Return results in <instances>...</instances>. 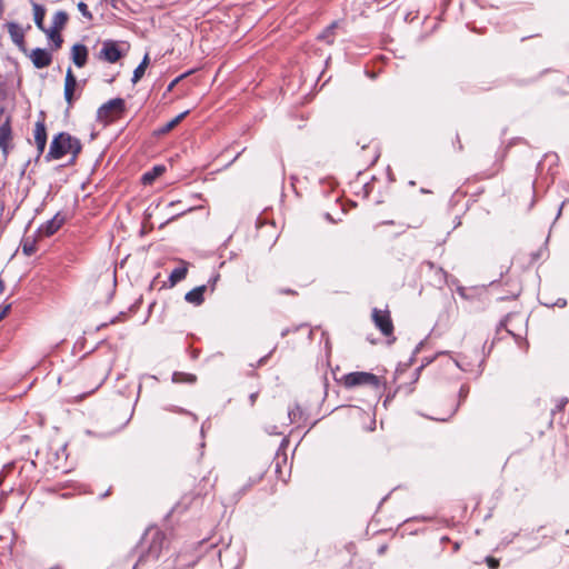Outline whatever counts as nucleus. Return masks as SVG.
I'll return each instance as SVG.
<instances>
[{
    "label": "nucleus",
    "mask_w": 569,
    "mask_h": 569,
    "mask_svg": "<svg viewBox=\"0 0 569 569\" xmlns=\"http://www.w3.org/2000/svg\"><path fill=\"white\" fill-rule=\"evenodd\" d=\"M116 288V269L112 267L104 268L88 281V291L97 305L108 303L112 299Z\"/></svg>",
    "instance_id": "f257e3e1"
},
{
    "label": "nucleus",
    "mask_w": 569,
    "mask_h": 569,
    "mask_svg": "<svg viewBox=\"0 0 569 569\" xmlns=\"http://www.w3.org/2000/svg\"><path fill=\"white\" fill-rule=\"evenodd\" d=\"M80 140L68 132L58 133L51 141L46 160H58L71 153L73 159L81 152Z\"/></svg>",
    "instance_id": "f03ea898"
},
{
    "label": "nucleus",
    "mask_w": 569,
    "mask_h": 569,
    "mask_svg": "<svg viewBox=\"0 0 569 569\" xmlns=\"http://www.w3.org/2000/svg\"><path fill=\"white\" fill-rule=\"evenodd\" d=\"M124 112V100L114 98L99 107L97 111V121L103 126L121 118Z\"/></svg>",
    "instance_id": "7ed1b4c3"
},
{
    "label": "nucleus",
    "mask_w": 569,
    "mask_h": 569,
    "mask_svg": "<svg viewBox=\"0 0 569 569\" xmlns=\"http://www.w3.org/2000/svg\"><path fill=\"white\" fill-rule=\"evenodd\" d=\"M342 383L346 388L351 389L359 386H369L373 389H379L380 380L379 378L371 373L365 371H355L347 373L342 377Z\"/></svg>",
    "instance_id": "20e7f679"
},
{
    "label": "nucleus",
    "mask_w": 569,
    "mask_h": 569,
    "mask_svg": "<svg viewBox=\"0 0 569 569\" xmlns=\"http://www.w3.org/2000/svg\"><path fill=\"white\" fill-rule=\"evenodd\" d=\"M144 539H150L147 553L153 559H158L164 540V533L156 527H150L144 531Z\"/></svg>",
    "instance_id": "39448f33"
},
{
    "label": "nucleus",
    "mask_w": 569,
    "mask_h": 569,
    "mask_svg": "<svg viewBox=\"0 0 569 569\" xmlns=\"http://www.w3.org/2000/svg\"><path fill=\"white\" fill-rule=\"evenodd\" d=\"M218 556L220 565L224 569H239L243 561L239 548L231 546L219 550Z\"/></svg>",
    "instance_id": "423d86ee"
},
{
    "label": "nucleus",
    "mask_w": 569,
    "mask_h": 569,
    "mask_svg": "<svg viewBox=\"0 0 569 569\" xmlns=\"http://www.w3.org/2000/svg\"><path fill=\"white\" fill-rule=\"evenodd\" d=\"M372 320L383 336L390 337L393 333V323L388 310L373 308Z\"/></svg>",
    "instance_id": "0eeeda50"
},
{
    "label": "nucleus",
    "mask_w": 569,
    "mask_h": 569,
    "mask_svg": "<svg viewBox=\"0 0 569 569\" xmlns=\"http://www.w3.org/2000/svg\"><path fill=\"white\" fill-rule=\"evenodd\" d=\"M66 222V216L61 212H57L52 219L41 224L37 232L40 237H51Z\"/></svg>",
    "instance_id": "6e6552de"
},
{
    "label": "nucleus",
    "mask_w": 569,
    "mask_h": 569,
    "mask_svg": "<svg viewBox=\"0 0 569 569\" xmlns=\"http://www.w3.org/2000/svg\"><path fill=\"white\" fill-rule=\"evenodd\" d=\"M31 59L33 66L37 69H42L51 64L52 62V54L47 51L46 49L36 48L30 51V53H26Z\"/></svg>",
    "instance_id": "1a4fd4ad"
},
{
    "label": "nucleus",
    "mask_w": 569,
    "mask_h": 569,
    "mask_svg": "<svg viewBox=\"0 0 569 569\" xmlns=\"http://www.w3.org/2000/svg\"><path fill=\"white\" fill-rule=\"evenodd\" d=\"M99 57L109 63H114L120 59L121 52L116 42L108 40L102 43Z\"/></svg>",
    "instance_id": "9d476101"
},
{
    "label": "nucleus",
    "mask_w": 569,
    "mask_h": 569,
    "mask_svg": "<svg viewBox=\"0 0 569 569\" xmlns=\"http://www.w3.org/2000/svg\"><path fill=\"white\" fill-rule=\"evenodd\" d=\"M116 409L119 411V419L116 421L114 428L120 429L129 422L132 417L133 409L130 401L124 400L123 398L118 401Z\"/></svg>",
    "instance_id": "9b49d317"
},
{
    "label": "nucleus",
    "mask_w": 569,
    "mask_h": 569,
    "mask_svg": "<svg viewBox=\"0 0 569 569\" xmlns=\"http://www.w3.org/2000/svg\"><path fill=\"white\" fill-rule=\"evenodd\" d=\"M12 141V128H11V119L8 117L6 121L0 126V149L7 154L9 149L11 148Z\"/></svg>",
    "instance_id": "f8f14e48"
},
{
    "label": "nucleus",
    "mask_w": 569,
    "mask_h": 569,
    "mask_svg": "<svg viewBox=\"0 0 569 569\" xmlns=\"http://www.w3.org/2000/svg\"><path fill=\"white\" fill-rule=\"evenodd\" d=\"M7 29L10 34L12 42L24 53L27 48L24 46V32L23 29L16 22H8Z\"/></svg>",
    "instance_id": "ddd939ff"
},
{
    "label": "nucleus",
    "mask_w": 569,
    "mask_h": 569,
    "mask_svg": "<svg viewBox=\"0 0 569 569\" xmlns=\"http://www.w3.org/2000/svg\"><path fill=\"white\" fill-rule=\"evenodd\" d=\"M77 87V79L71 70V68H68L66 72L64 78V90L63 96L67 103L71 107L74 100V90Z\"/></svg>",
    "instance_id": "4468645a"
},
{
    "label": "nucleus",
    "mask_w": 569,
    "mask_h": 569,
    "mask_svg": "<svg viewBox=\"0 0 569 569\" xmlns=\"http://www.w3.org/2000/svg\"><path fill=\"white\" fill-rule=\"evenodd\" d=\"M71 59L76 67H84L88 61V48L82 43L73 44L71 48Z\"/></svg>",
    "instance_id": "2eb2a0df"
},
{
    "label": "nucleus",
    "mask_w": 569,
    "mask_h": 569,
    "mask_svg": "<svg viewBox=\"0 0 569 569\" xmlns=\"http://www.w3.org/2000/svg\"><path fill=\"white\" fill-rule=\"evenodd\" d=\"M34 141L39 154L43 153L47 146V130L43 120H39L34 124Z\"/></svg>",
    "instance_id": "dca6fc26"
},
{
    "label": "nucleus",
    "mask_w": 569,
    "mask_h": 569,
    "mask_svg": "<svg viewBox=\"0 0 569 569\" xmlns=\"http://www.w3.org/2000/svg\"><path fill=\"white\" fill-rule=\"evenodd\" d=\"M189 113V110H186L179 113L177 117L164 123L163 126L153 130L152 136L160 137L170 132L176 126L180 123V121Z\"/></svg>",
    "instance_id": "f3484780"
},
{
    "label": "nucleus",
    "mask_w": 569,
    "mask_h": 569,
    "mask_svg": "<svg viewBox=\"0 0 569 569\" xmlns=\"http://www.w3.org/2000/svg\"><path fill=\"white\" fill-rule=\"evenodd\" d=\"M206 289H207V286H204V284L193 288L192 290H190L186 293L184 300L194 306H200L204 300L203 293H204Z\"/></svg>",
    "instance_id": "a211bd4d"
},
{
    "label": "nucleus",
    "mask_w": 569,
    "mask_h": 569,
    "mask_svg": "<svg viewBox=\"0 0 569 569\" xmlns=\"http://www.w3.org/2000/svg\"><path fill=\"white\" fill-rule=\"evenodd\" d=\"M196 499H198V496L192 492L183 495L181 499L172 508V512L186 511Z\"/></svg>",
    "instance_id": "6ab92c4d"
},
{
    "label": "nucleus",
    "mask_w": 569,
    "mask_h": 569,
    "mask_svg": "<svg viewBox=\"0 0 569 569\" xmlns=\"http://www.w3.org/2000/svg\"><path fill=\"white\" fill-rule=\"evenodd\" d=\"M164 164H156L151 170L144 172V186L148 183H152L158 177H160L166 171Z\"/></svg>",
    "instance_id": "aec40b11"
},
{
    "label": "nucleus",
    "mask_w": 569,
    "mask_h": 569,
    "mask_svg": "<svg viewBox=\"0 0 569 569\" xmlns=\"http://www.w3.org/2000/svg\"><path fill=\"white\" fill-rule=\"evenodd\" d=\"M33 14H34V23H36V26L41 31H46V28H44V24H43L46 10L38 2H33Z\"/></svg>",
    "instance_id": "412c9836"
},
{
    "label": "nucleus",
    "mask_w": 569,
    "mask_h": 569,
    "mask_svg": "<svg viewBox=\"0 0 569 569\" xmlns=\"http://www.w3.org/2000/svg\"><path fill=\"white\" fill-rule=\"evenodd\" d=\"M187 272H188V268L184 264L174 268L169 276V281H170L171 286H174L176 283H178L179 281L184 279L187 276Z\"/></svg>",
    "instance_id": "4be33fe9"
},
{
    "label": "nucleus",
    "mask_w": 569,
    "mask_h": 569,
    "mask_svg": "<svg viewBox=\"0 0 569 569\" xmlns=\"http://www.w3.org/2000/svg\"><path fill=\"white\" fill-rule=\"evenodd\" d=\"M67 20H68L67 13L63 12V11H58L53 16L52 27L51 28H56V30H59V29L63 28V26L66 24Z\"/></svg>",
    "instance_id": "5701e85b"
},
{
    "label": "nucleus",
    "mask_w": 569,
    "mask_h": 569,
    "mask_svg": "<svg viewBox=\"0 0 569 569\" xmlns=\"http://www.w3.org/2000/svg\"><path fill=\"white\" fill-rule=\"evenodd\" d=\"M172 380L174 382L194 383L197 380V377L192 373L174 372L172 376Z\"/></svg>",
    "instance_id": "b1692460"
},
{
    "label": "nucleus",
    "mask_w": 569,
    "mask_h": 569,
    "mask_svg": "<svg viewBox=\"0 0 569 569\" xmlns=\"http://www.w3.org/2000/svg\"><path fill=\"white\" fill-rule=\"evenodd\" d=\"M43 32L47 33L48 38L54 43L56 48L61 47L62 38L59 33V30H56V28H50V29H46V31H43Z\"/></svg>",
    "instance_id": "393cba45"
},
{
    "label": "nucleus",
    "mask_w": 569,
    "mask_h": 569,
    "mask_svg": "<svg viewBox=\"0 0 569 569\" xmlns=\"http://www.w3.org/2000/svg\"><path fill=\"white\" fill-rule=\"evenodd\" d=\"M302 416V410L298 405L288 409V418L291 423L297 422Z\"/></svg>",
    "instance_id": "a878e982"
},
{
    "label": "nucleus",
    "mask_w": 569,
    "mask_h": 569,
    "mask_svg": "<svg viewBox=\"0 0 569 569\" xmlns=\"http://www.w3.org/2000/svg\"><path fill=\"white\" fill-rule=\"evenodd\" d=\"M22 252L27 256H31L36 252V243L34 241H30L29 239L24 240L22 243Z\"/></svg>",
    "instance_id": "bb28decb"
},
{
    "label": "nucleus",
    "mask_w": 569,
    "mask_h": 569,
    "mask_svg": "<svg viewBox=\"0 0 569 569\" xmlns=\"http://www.w3.org/2000/svg\"><path fill=\"white\" fill-rule=\"evenodd\" d=\"M568 398L561 397L557 400L555 408L551 410L552 415H556L557 411H562L565 407L568 405Z\"/></svg>",
    "instance_id": "cd10ccee"
},
{
    "label": "nucleus",
    "mask_w": 569,
    "mask_h": 569,
    "mask_svg": "<svg viewBox=\"0 0 569 569\" xmlns=\"http://www.w3.org/2000/svg\"><path fill=\"white\" fill-rule=\"evenodd\" d=\"M192 73V71H187L182 74H180L179 77L174 78L169 84H168V88H167V91H171L173 89V87L181 80L183 79L184 77H187L188 74Z\"/></svg>",
    "instance_id": "c85d7f7f"
},
{
    "label": "nucleus",
    "mask_w": 569,
    "mask_h": 569,
    "mask_svg": "<svg viewBox=\"0 0 569 569\" xmlns=\"http://www.w3.org/2000/svg\"><path fill=\"white\" fill-rule=\"evenodd\" d=\"M142 78V62H140L133 71L132 82H137Z\"/></svg>",
    "instance_id": "c756f323"
},
{
    "label": "nucleus",
    "mask_w": 569,
    "mask_h": 569,
    "mask_svg": "<svg viewBox=\"0 0 569 569\" xmlns=\"http://www.w3.org/2000/svg\"><path fill=\"white\" fill-rule=\"evenodd\" d=\"M486 563L490 569H498L500 565L499 560L493 557H487Z\"/></svg>",
    "instance_id": "7c9ffc66"
},
{
    "label": "nucleus",
    "mask_w": 569,
    "mask_h": 569,
    "mask_svg": "<svg viewBox=\"0 0 569 569\" xmlns=\"http://www.w3.org/2000/svg\"><path fill=\"white\" fill-rule=\"evenodd\" d=\"M78 9L84 17L91 18V13L88 10L87 2H78Z\"/></svg>",
    "instance_id": "2f4dec72"
},
{
    "label": "nucleus",
    "mask_w": 569,
    "mask_h": 569,
    "mask_svg": "<svg viewBox=\"0 0 569 569\" xmlns=\"http://www.w3.org/2000/svg\"><path fill=\"white\" fill-rule=\"evenodd\" d=\"M469 395V387L467 385H462L459 389V398L460 400H465Z\"/></svg>",
    "instance_id": "473e14b6"
},
{
    "label": "nucleus",
    "mask_w": 569,
    "mask_h": 569,
    "mask_svg": "<svg viewBox=\"0 0 569 569\" xmlns=\"http://www.w3.org/2000/svg\"><path fill=\"white\" fill-rule=\"evenodd\" d=\"M519 536V532H512L508 536H506L503 539H502V543L505 545H509L517 537Z\"/></svg>",
    "instance_id": "72a5a7b5"
},
{
    "label": "nucleus",
    "mask_w": 569,
    "mask_h": 569,
    "mask_svg": "<svg viewBox=\"0 0 569 569\" xmlns=\"http://www.w3.org/2000/svg\"><path fill=\"white\" fill-rule=\"evenodd\" d=\"M9 310H10V305L0 307V321L6 317V315L8 313Z\"/></svg>",
    "instance_id": "f704fd0d"
},
{
    "label": "nucleus",
    "mask_w": 569,
    "mask_h": 569,
    "mask_svg": "<svg viewBox=\"0 0 569 569\" xmlns=\"http://www.w3.org/2000/svg\"><path fill=\"white\" fill-rule=\"evenodd\" d=\"M456 365L458 368H460L462 371H470L471 369L468 368L467 365L462 362V360H456Z\"/></svg>",
    "instance_id": "c9c22d12"
},
{
    "label": "nucleus",
    "mask_w": 569,
    "mask_h": 569,
    "mask_svg": "<svg viewBox=\"0 0 569 569\" xmlns=\"http://www.w3.org/2000/svg\"><path fill=\"white\" fill-rule=\"evenodd\" d=\"M257 398H258V392L250 393L249 401H250L251 406H253L256 403Z\"/></svg>",
    "instance_id": "e433bc0d"
},
{
    "label": "nucleus",
    "mask_w": 569,
    "mask_h": 569,
    "mask_svg": "<svg viewBox=\"0 0 569 569\" xmlns=\"http://www.w3.org/2000/svg\"><path fill=\"white\" fill-rule=\"evenodd\" d=\"M556 306L560 307V308H563L566 305H567V301L566 299H558L557 302L555 303Z\"/></svg>",
    "instance_id": "4c0bfd02"
},
{
    "label": "nucleus",
    "mask_w": 569,
    "mask_h": 569,
    "mask_svg": "<svg viewBox=\"0 0 569 569\" xmlns=\"http://www.w3.org/2000/svg\"><path fill=\"white\" fill-rule=\"evenodd\" d=\"M268 357H269V355H266V356L261 357V358L258 360V362H257V367H258V366H262V365H264V363H266V361H267V359H268Z\"/></svg>",
    "instance_id": "58836bf2"
},
{
    "label": "nucleus",
    "mask_w": 569,
    "mask_h": 569,
    "mask_svg": "<svg viewBox=\"0 0 569 569\" xmlns=\"http://www.w3.org/2000/svg\"><path fill=\"white\" fill-rule=\"evenodd\" d=\"M338 26L337 21H333L331 24L327 27V32H332V30Z\"/></svg>",
    "instance_id": "ea45409f"
},
{
    "label": "nucleus",
    "mask_w": 569,
    "mask_h": 569,
    "mask_svg": "<svg viewBox=\"0 0 569 569\" xmlns=\"http://www.w3.org/2000/svg\"><path fill=\"white\" fill-rule=\"evenodd\" d=\"M149 226H150V229H152V228H153V223H149V222L147 221V218L144 217V224H143L144 233H147V229H148V227H149Z\"/></svg>",
    "instance_id": "a19ab883"
},
{
    "label": "nucleus",
    "mask_w": 569,
    "mask_h": 569,
    "mask_svg": "<svg viewBox=\"0 0 569 569\" xmlns=\"http://www.w3.org/2000/svg\"><path fill=\"white\" fill-rule=\"evenodd\" d=\"M149 62H150L149 54H148V53H144V69H147V68H148Z\"/></svg>",
    "instance_id": "79ce46f5"
},
{
    "label": "nucleus",
    "mask_w": 569,
    "mask_h": 569,
    "mask_svg": "<svg viewBox=\"0 0 569 569\" xmlns=\"http://www.w3.org/2000/svg\"><path fill=\"white\" fill-rule=\"evenodd\" d=\"M109 495H110V489H108L106 492L101 493L100 498L103 499V498H106Z\"/></svg>",
    "instance_id": "37998d69"
},
{
    "label": "nucleus",
    "mask_w": 569,
    "mask_h": 569,
    "mask_svg": "<svg viewBox=\"0 0 569 569\" xmlns=\"http://www.w3.org/2000/svg\"><path fill=\"white\" fill-rule=\"evenodd\" d=\"M4 290V282L0 279V293Z\"/></svg>",
    "instance_id": "c03bdc74"
},
{
    "label": "nucleus",
    "mask_w": 569,
    "mask_h": 569,
    "mask_svg": "<svg viewBox=\"0 0 569 569\" xmlns=\"http://www.w3.org/2000/svg\"><path fill=\"white\" fill-rule=\"evenodd\" d=\"M141 560H142V555L138 557V560H137L136 565L133 566V569H137V567Z\"/></svg>",
    "instance_id": "a18cd8bd"
},
{
    "label": "nucleus",
    "mask_w": 569,
    "mask_h": 569,
    "mask_svg": "<svg viewBox=\"0 0 569 569\" xmlns=\"http://www.w3.org/2000/svg\"><path fill=\"white\" fill-rule=\"evenodd\" d=\"M282 293H286V295H291L293 293V291L291 289H284V290H281Z\"/></svg>",
    "instance_id": "49530a36"
},
{
    "label": "nucleus",
    "mask_w": 569,
    "mask_h": 569,
    "mask_svg": "<svg viewBox=\"0 0 569 569\" xmlns=\"http://www.w3.org/2000/svg\"><path fill=\"white\" fill-rule=\"evenodd\" d=\"M458 149L462 150V144L460 142L459 136L457 134Z\"/></svg>",
    "instance_id": "de8ad7c7"
},
{
    "label": "nucleus",
    "mask_w": 569,
    "mask_h": 569,
    "mask_svg": "<svg viewBox=\"0 0 569 569\" xmlns=\"http://www.w3.org/2000/svg\"><path fill=\"white\" fill-rule=\"evenodd\" d=\"M331 32H327V29L319 38H327Z\"/></svg>",
    "instance_id": "09e8293b"
},
{
    "label": "nucleus",
    "mask_w": 569,
    "mask_h": 569,
    "mask_svg": "<svg viewBox=\"0 0 569 569\" xmlns=\"http://www.w3.org/2000/svg\"><path fill=\"white\" fill-rule=\"evenodd\" d=\"M219 278V274H216L211 280H212V287L216 284L217 280Z\"/></svg>",
    "instance_id": "8fccbe9b"
},
{
    "label": "nucleus",
    "mask_w": 569,
    "mask_h": 569,
    "mask_svg": "<svg viewBox=\"0 0 569 569\" xmlns=\"http://www.w3.org/2000/svg\"><path fill=\"white\" fill-rule=\"evenodd\" d=\"M438 272H439L443 278L446 277V272L443 271V269H442V268H439V269H438Z\"/></svg>",
    "instance_id": "3c124183"
},
{
    "label": "nucleus",
    "mask_w": 569,
    "mask_h": 569,
    "mask_svg": "<svg viewBox=\"0 0 569 569\" xmlns=\"http://www.w3.org/2000/svg\"><path fill=\"white\" fill-rule=\"evenodd\" d=\"M425 365H426V363H422V365H420V367H418V368H417V370H416V371H417V375H419V372L422 370V368L425 367Z\"/></svg>",
    "instance_id": "603ef678"
},
{
    "label": "nucleus",
    "mask_w": 569,
    "mask_h": 569,
    "mask_svg": "<svg viewBox=\"0 0 569 569\" xmlns=\"http://www.w3.org/2000/svg\"><path fill=\"white\" fill-rule=\"evenodd\" d=\"M289 332L288 329H284L282 332H281V336L284 337L287 333Z\"/></svg>",
    "instance_id": "864d4df0"
},
{
    "label": "nucleus",
    "mask_w": 569,
    "mask_h": 569,
    "mask_svg": "<svg viewBox=\"0 0 569 569\" xmlns=\"http://www.w3.org/2000/svg\"><path fill=\"white\" fill-rule=\"evenodd\" d=\"M453 548H455V550L457 551V550L460 548L459 543H458V542H456Z\"/></svg>",
    "instance_id": "5fc2aeb1"
},
{
    "label": "nucleus",
    "mask_w": 569,
    "mask_h": 569,
    "mask_svg": "<svg viewBox=\"0 0 569 569\" xmlns=\"http://www.w3.org/2000/svg\"><path fill=\"white\" fill-rule=\"evenodd\" d=\"M141 388H142V385H141V383H139V385H138V393L140 392Z\"/></svg>",
    "instance_id": "6e6d98bb"
},
{
    "label": "nucleus",
    "mask_w": 569,
    "mask_h": 569,
    "mask_svg": "<svg viewBox=\"0 0 569 569\" xmlns=\"http://www.w3.org/2000/svg\"><path fill=\"white\" fill-rule=\"evenodd\" d=\"M179 411H180V412H182V413L191 415L190 412H188V411H186V410H182V409H180Z\"/></svg>",
    "instance_id": "4d7b16f0"
},
{
    "label": "nucleus",
    "mask_w": 569,
    "mask_h": 569,
    "mask_svg": "<svg viewBox=\"0 0 569 569\" xmlns=\"http://www.w3.org/2000/svg\"><path fill=\"white\" fill-rule=\"evenodd\" d=\"M385 223H386V224H393V221H392V220H390V221H386Z\"/></svg>",
    "instance_id": "13d9d810"
},
{
    "label": "nucleus",
    "mask_w": 569,
    "mask_h": 569,
    "mask_svg": "<svg viewBox=\"0 0 569 569\" xmlns=\"http://www.w3.org/2000/svg\"><path fill=\"white\" fill-rule=\"evenodd\" d=\"M428 266H429L430 268H433V263H432V262H428Z\"/></svg>",
    "instance_id": "bf43d9fd"
},
{
    "label": "nucleus",
    "mask_w": 569,
    "mask_h": 569,
    "mask_svg": "<svg viewBox=\"0 0 569 569\" xmlns=\"http://www.w3.org/2000/svg\"><path fill=\"white\" fill-rule=\"evenodd\" d=\"M2 4H3V2H0V9H2Z\"/></svg>",
    "instance_id": "052dcab7"
}]
</instances>
